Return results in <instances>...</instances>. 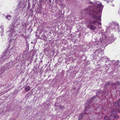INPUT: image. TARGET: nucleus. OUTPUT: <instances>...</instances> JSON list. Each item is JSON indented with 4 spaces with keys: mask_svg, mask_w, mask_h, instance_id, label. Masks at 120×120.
I'll return each instance as SVG.
<instances>
[{
    "mask_svg": "<svg viewBox=\"0 0 120 120\" xmlns=\"http://www.w3.org/2000/svg\"><path fill=\"white\" fill-rule=\"evenodd\" d=\"M89 3L90 4H92L93 3L90 1V2Z\"/></svg>",
    "mask_w": 120,
    "mask_h": 120,
    "instance_id": "23",
    "label": "nucleus"
},
{
    "mask_svg": "<svg viewBox=\"0 0 120 120\" xmlns=\"http://www.w3.org/2000/svg\"><path fill=\"white\" fill-rule=\"evenodd\" d=\"M41 62H42V60H41Z\"/></svg>",
    "mask_w": 120,
    "mask_h": 120,
    "instance_id": "28",
    "label": "nucleus"
},
{
    "mask_svg": "<svg viewBox=\"0 0 120 120\" xmlns=\"http://www.w3.org/2000/svg\"><path fill=\"white\" fill-rule=\"evenodd\" d=\"M110 85L112 86L111 87L114 90L116 89L117 86H120V83L119 81H117L114 83H111Z\"/></svg>",
    "mask_w": 120,
    "mask_h": 120,
    "instance_id": "3",
    "label": "nucleus"
},
{
    "mask_svg": "<svg viewBox=\"0 0 120 120\" xmlns=\"http://www.w3.org/2000/svg\"><path fill=\"white\" fill-rule=\"evenodd\" d=\"M5 52H4V53H3V55H4V54H5Z\"/></svg>",
    "mask_w": 120,
    "mask_h": 120,
    "instance_id": "27",
    "label": "nucleus"
},
{
    "mask_svg": "<svg viewBox=\"0 0 120 120\" xmlns=\"http://www.w3.org/2000/svg\"><path fill=\"white\" fill-rule=\"evenodd\" d=\"M30 15H32L33 14V11L32 9H30Z\"/></svg>",
    "mask_w": 120,
    "mask_h": 120,
    "instance_id": "13",
    "label": "nucleus"
},
{
    "mask_svg": "<svg viewBox=\"0 0 120 120\" xmlns=\"http://www.w3.org/2000/svg\"><path fill=\"white\" fill-rule=\"evenodd\" d=\"M97 96V95H96L95 96H94L93 97L89 100L88 102H90L93 101L94 100L96 99V98Z\"/></svg>",
    "mask_w": 120,
    "mask_h": 120,
    "instance_id": "6",
    "label": "nucleus"
},
{
    "mask_svg": "<svg viewBox=\"0 0 120 120\" xmlns=\"http://www.w3.org/2000/svg\"><path fill=\"white\" fill-rule=\"evenodd\" d=\"M46 1L47 2V3H50L51 2V0H47Z\"/></svg>",
    "mask_w": 120,
    "mask_h": 120,
    "instance_id": "16",
    "label": "nucleus"
},
{
    "mask_svg": "<svg viewBox=\"0 0 120 120\" xmlns=\"http://www.w3.org/2000/svg\"><path fill=\"white\" fill-rule=\"evenodd\" d=\"M102 35L103 38H105V36L103 33H101Z\"/></svg>",
    "mask_w": 120,
    "mask_h": 120,
    "instance_id": "18",
    "label": "nucleus"
},
{
    "mask_svg": "<svg viewBox=\"0 0 120 120\" xmlns=\"http://www.w3.org/2000/svg\"><path fill=\"white\" fill-rule=\"evenodd\" d=\"M107 1V2H109L108 1Z\"/></svg>",
    "mask_w": 120,
    "mask_h": 120,
    "instance_id": "29",
    "label": "nucleus"
},
{
    "mask_svg": "<svg viewBox=\"0 0 120 120\" xmlns=\"http://www.w3.org/2000/svg\"><path fill=\"white\" fill-rule=\"evenodd\" d=\"M47 0H42V1L44 3H46V2Z\"/></svg>",
    "mask_w": 120,
    "mask_h": 120,
    "instance_id": "19",
    "label": "nucleus"
},
{
    "mask_svg": "<svg viewBox=\"0 0 120 120\" xmlns=\"http://www.w3.org/2000/svg\"><path fill=\"white\" fill-rule=\"evenodd\" d=\"M30 93H29L27 94V95H29V96L30 95Z\"/></svg>",
    "mask_w": 120,
    "mask_h": 120,
    "instance_id": "26",
    "label": "nucleus"
},
{
    "mask_svg": "<svg viewBox=\"0 0 120 120\" xmlns=\"http://www.w3.org/2000/svg\"><path fill=\"white\" fill-rule=\"evenodd\" d=\"M60 108L62 109H64L65 108L63 106L61 105L60 106Z\"/></svg>",
    "mask_w": 120,
    "mask_h": 120,
    "instance_id": "15",
    "label": "nucleus"
},
{
    "mask_svg": "<svg viewBox=\"0 0 120 120\" xmlns=\"http://www.w3.org/2000/svg\"><path fill=\"white\" fill-rule=\"evenodd\" d=\"M40 1V2H41V1Z\"/></svg>",
    "mask_w": 120,
    "mask_h": 120,
    "instance_id": "30",
    "label": "nucleus"
},
{
    "mask_svg": "<svg viewBox=\"0 0 120 120\" xmlns=\"http://www.w3.org/2000/svg\"><path fill=\"white\" fill-rule=\"evenodd\" d=\"M79 119H78V120H81V118H80V117H79Z\"/></svg>",
    "mask_w": 120,
    "mask_h": 120,
    "instance_id": "25",
    "label": "nucleus"
},
{
    "mask_svg": "<svg viewBox=\"0 0 120 120\" xmlns=\"http://www.w3.org/2000/svg\"><path fill=\"white\" fill-rule=\"evenodd\" d=\"M111 83L110 82H107L105 83V87L109 86V85H110V84H111Z\"/></svg>",
    "mask_w": 120,
    "mask_h": 120,
    "instance_id": "10",
    "label": "nucleus"
},
{
    "mask_svg": "<svg viewBox=\"0 0 120 120\" xmlns=\"http://www.w3.org/2000/svg\"><path fill=\"white\" fill-rule=\"evenodd\" d=\"M6 18L8 20H9L11 17V15H9L6 16Z\"/></svg>",
    "mask_w": 120,
    "mask_h": 120,
    "instance_id": "11",
    "label": "nucleus"
},
{
    "mask_svg": "<svg viewBox=\"0 0 120 120\" xmlns=\"http://www.w3.org/2000/svg\"><path fill=\"white\" fill-rule=\"evenodd\" d=\"M116 25H117V26L118 27H119V25L118 23H116Z\"/></svg>",
    "mask_w": 120,
    "mask_h": 120,
    "instance_id": "22",
    "label": "nucleus"
},
{
    "mask_svg": "<svg viewBox=\"0 0 120 120\" xmlns=\"http://www.w3.org/2000/svg\"><path fill=\"white\" fill-rule=\"evenodd\" d=\"M114 105L116 109L119 110L120 109V100H119L117 102H115L114 104Z\"/></svg>",
    "mask_w": 120,
    "mask_h": 120,
    "instance_id": "4",
    "label": "nucleus"
},
{
    "mask_svg": "<svg viewBox=\"0 0 120 120\" xmlns=\"http://www.w3.org/2000/svg\"><path fill=\"white\" fill-rule=\"evenodd\" d=\"M84 114V113H82V114H81L80 116H78L79 117H80V118H82Z\"/></svg>",
    "mask_w": 120,
    "mask_h": 120,
    "instance_id": "14",
    "label": "nucleus"
},
{
    "mask_svg": "<svg viewBox=\"0 0 120 120\" xmlns=\"http://www.w3.org/2000/svg\"><path fill=\"white\" fill-rule=\"evenodd\" d=\"M111 112L112 114L113 115H115L116 113V110L114 109H112L111 111Z\"/></svg>",
    "mask_w": 120,
    "mask_h": 120,
    "instance_id": "9",
    "label": "nucleus"
},
{
    "mask_svg": "<svg viewBox=\"0 0 120 120\" xmlns=\"http://www.w3.org/2000/svg\"><path fill=\"white\" fill-rule=\"evenodd\" d=\"M30 90V87L29 86H26L25 87V91L28 92Z\"/></svg>",
    "mask_w": 120,
    "mask_h": 120,
    "instance_id": "7",
    "label": "nucleus"
},
{
    "mask_svg": "<svg viewBox=\"0 0 120 120\" xmlns=\"http://www.w3.org/2000/svg\"><path fill=\"white\" fill-rule=\"evenodd\" d=\"M103 93V91L101 90H98L96 91V95L98 96V94H102Z\"/></svg>",
    "mask_w": 120,
    "mask_h": 120,
    "instance_id": "8",
    "label": "nucleus"
},
{
    "mask_svg": "<svg viewBox=\"0 0 120 120\" xmlns=\"http://www.w3.org/2000/svg\"><path fill=\"white\" fill-rule=\"evenodd\" d=\"M92 110L91 108H90L89 105L88 104L85 106L84 111L86 114H90L91 113V110Z\"/></svg>",
    "mask_w": 120,
    "mask_h": 120,
    "instance_id": "2",
    "label": "nucleus"
},
{
    "mask_svg": "<svg viewBox=\"0 0 120 120\" xmlns=\"http://www.w3.org/2000/svg\"><path fill=\"white\" fill-rule=\"evenodd\" d=\"M117 63H119V62H118Z\"/></svg>",
    "mask_w": 120,
    "mask_h": 120,
    "instance_id": "32",
    "label": "nucleus"
},
{
    "mask_svg": "<svg viewBox=\"0 0 120 120\" xmlns=\"http://www.w3.org/2000/svg\"><path fill=\"white\" fill-rule=\"evenodd\" d=\"M110 118H109L107 115L105 116L104 117V119L105 120H109L110 119V120H114V118L113 116H112L111 115H110Z\"/></svg>",
    "mask_w": 120,
    "mask_h": 120,
    "instance_id": "5",
    "label": "nucleus"
},
{
    "mask_svg": "<svg viewBox=\"0 0 120 120\" xmlns=\"http://www.w3.org/2000/svg\"><path fill=\"white\" fill-rule=\"evenodd\" d=\"M115 118H116V119H118L119 118V116H115Z\"/></svg>",
    "mask_w": 120,
    "mask_h": 120,
    "instance_id": "20",
    "label": "nucleus"
},
{
    "mask_svg": "<svg viewBox=\"0 0 120 120\" xmlns=\"http://www.w3.org/2000/svg\"><path fill=\"white\" fill-rule=\"evenodd\" d=\"M114 23L115 24V25H116V23Z\"/></svg>",
    "mask_w": 120,
    "mask_h": 120,
    "instance_id": "31",
    "label": "nucleus"
},
{
    "mask_svg": "<svg viewBox=\"0 0 120 120\" xmlns=\"http://www.w3.org/2000/svg\"><path fill=\"white\" fill-rule=\"evenodd\" d=\"M30 7V3L29 2L28 3V6L27 7V8L29 9Z\"/></svg>",
    "mask_w": 120,
    "mask_h": 120,
    "instance_id": "17",
    "label": "nucleus"
},
{
    "mask_svg": "<svg viewBox=\"0 0 120 120\" xmlns=\"http://www.w3.org/2000/svg\"><path fill=\"white\" fill-rule=\"evenodd\" d=\"M21 36H22L24 37V34H22L21 35Z\"/></svg>",
    "mask_w": 120,
    "mask_h": 120,
    "instance_id": "24",
    "label": "nucleus"
},
{
    "mask_svg": "<svg viewBox=\"0 0 120 120\" xmlns=\"http://www.w3.org/2000/svg\"><path fill=\"white\" fill-rule=\"evenodd\" d=\"M40 39L43 40H45L46 39V37L45 35H42Z\"/></svg>",
    "mask_w": 120,
    "mask_h": 120,
    "instance_id": "12",
    "label": "nucleus"
},
{
    "mask_svg": "<svg viewBox=\"0 0 120 120\" xmlns=\"http://www.w3.org/2000/svg\"><path fill=\"white\" fill-rule=\"evenodd\" d=\"M36 36L37 38H40L39 36V35H36Z\"/></svg>",
    "mask_w": 120,
    "mask_h": 120,
    "instance_id": "21",
    "label": "nucleus"
},
{
    "mask_svg": "<svg viewBox=\"0 0 120 120\" xmlns=\"http://www.w3.org/2000/svg\"><path fill=\"white\" fill-rule=\"evenodd\" d=\"M100 3V4H96V5L98 8V9L96 10H91L89 8H86L85 10V13L91 15H92L95 20L93 21H90L89 22L90 24L88 26V28H90L92 31H95V30L96 29V28L93 25L94 24L101 25V23L98 22L101 21V12L103 8V6L101 5V3Z\"/></svg>",
    "mask_w": 120,
    "mask_h": 120,
    "instance_id": "1",
    "label": "nucleus"
}]
</instances>
